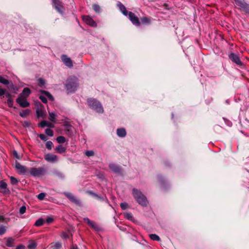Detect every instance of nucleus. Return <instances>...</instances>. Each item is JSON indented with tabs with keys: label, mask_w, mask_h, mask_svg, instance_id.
<instances>
[{
	"label": "nucleus",
	"mask_w": 249,
	"mask_h": 249,
	"mask_svg": "<svg viewBox=\"0 0 249 249\" xmlns=\"http://www.w3.org/2000/svg\"><path fill=\"white\" fill-rule=\"evenodd\" d=\"M132 195L137 202L142 206H146L148 202L144 195L141 191L134 188L132 190Z\"/></svg>",
	"instance_id": "nucleus-1"
},
{
	"label": "nucleus",
	"mask_w": 249,
	"mask_h": 249,
	"mask_svg": "<svg viewBox=\"0 0 249 249\" xmlns=\"http://www.w3.org/2000/svg\"><path fill=\"white\" fill-rule=\"evenodd\" d=\"M88 104L90 108L96 112L99 113L103 112L104 109L101 104L96 99L93 98L88 99Z\"/></svg>",
	"instance_id": "nucleus-2"
},
{
	"label": "nucleus",
	"mask_w": 249,
	"mask_h": 249,
	"mask_svg": "<svg viewBox=\"0 0 249 249\" xmlns=\"http://www.w3.org/2000/svg\"><path fill=\"white\" fill-rule=\"evenodd\" d=\"M78 87L77 79L75 77L69 78L66 84V88L68 92L74 91Z\"/></svg>",
	"instance_id": "nucleus-3"
},
{
	"label": "nucleus",
	"mask_w": 249,
	"mask_h": 249,
	"mask_svg": "<svg viewBox=\"0 0 249 249\" xmlns=\"http://www.w3.org/2000/svg\"><path fill=\"white\" fill-rule=\"evenodd\" d=\"M234 2L240 10L249 14V3L245 2L244 0H234Z\"/></svg>",
	"instance_id": "nucleus-4"
},
{
	"label": "nucleus",
	"mask_w": 249,
	"mask_h": 249,
	"mask_svg": "<svg viewBox=\"0 0 249 249\" xmlns=\"http://www.w3.org/2000/svg\"><path fill=\"white\" fill-rule=\"evenodd\" d=\"M30 173L33 176L40 177L45 174L46 170L43 167H33L30 169Z\"/></svg>",
	"instance_id": "nucleus-5"
},
{
	"label": "nucleus",
	"mask_w": 249,
	"mask_h": 249,
	"mask_svg": "<svg viewBox=\"0 0 249 249\" xmlns=\"http://www.w3.org/2000/svg\"><path fill=\"white\" fill-rule=\"evenodd\" d=\"M15 167L17 172L19 174H24L27 171V168L26 166L21 165L17 161L15 162Z\"/></svg>",
	"instance_id": "nucleus-6"
},
{
	"label": "nucleus",
	"mask_w": 249,
	"mask_h": 249,
	"mask_svg": "<svg viewBox=\"0 0 249 249\" xmlns=\"http://www.w3.org/2000/svg\"><path fill=\"white\" fill-rule=\"evenodd\" d=\"M129 19L132 22V23L135 26H138L140 25V22L138 18L132 12H129L127 15Z\"/></svg>",
	"instance_id": "nucleus-7"
},
{
	"label": "nucleus",
	"mask_w": 249,
	"mask_h": 249,
	"mask_svg": "<svg viewBox=\"0 0 249 249\" xmlns=\"http://www.w3.org/2000/svg\"><path fill=\"white\" fill-rule=\"evenodd\" d=\"M64 194L71 201L72 203L80 206L81 202L79 200L76 199L74 196L71 193L65 192Z\"/></svg>",
	"instance_id": "nucleus-8"
},
{
	"label": "nucleus",
	"mask_w": 249,
	"mask_h": 249,
	"mask_svg": "<svg viewBox=\"0 0 249 249\" xmlns=\"http://www.w3.org/2000/svg\"><path fill=\"white\" fill-rule=\"evenodd\" d=\"M229 58L236 65L241 66L242 63L240 60L239 56L234 53H231L229 55Z\"/></svg>",
	"instance_id": "nucleus-9"
},
{
	"label": "nucleus",
	"mask_w": 249,
	"mask_h": 249,
	"mask_svg": "<svg viewBox=\"0 0 249 249\" xmlns=\"http://www.w3.org/2000/svg\"><path fill=\"white\" fill-rule=\"evenodd\" d=\"M83 21L87 24L92 26L96 27L97 26L96 23L94 20L89 16H84L83 17Z\"/></svg>",
	"instance_id": "nucleus-10"
},
{
	"label": "nucleus",
	"mask_w": 249,
	"mask_h": 249,
	"mask_svg": "<svg viewBox=\"0 0 249 249\" xmlns=\"http://www.w3.org/2000/svg\"><path fill=\"white\" fill-rule=\"evenodd\" d=\"M61 59L63 62L66 66L69 68H71L73 66V63L71 58L68 57L66 55H62L61 56Z\"/></svg>",
	"instance_id": "nucleus-11"
},
{
	"label": "nucleus",
	"mask_w": 249,
	"mask_h": 249,
	"mask_svg": "<svg viewBox=\"0 0 249 249\" xmlns=\"http://www.w3.org/2000/svg\"><path fill=\"white\" fill-rule=\"evenodd\" d=\"M17 102L22 107H26L30 105V104L26 100V98L22 97H18L17 99Z\"/></svg>",
	"instance_id": "nucleus-12"
},
{
	"label": "nucleus",
	"mask_w": 249,
	"mask_h": 249,
	"mask_svg": "<svg viewBox=\"0 0 249 249\" xmlns=\"http://www.w3.org/2000/svg\"><path fill=\"white\" fill-rule=\"evenodd\" d=\"M53 6L57 11L59 13H62L63 6L60 0H52Z\"/></svg>",
	"instance_id": "nucleus-13"
},
{
	"label": "nucleus",
	"mask_w": 249,
	"mask_h": 249,
	"mask_svg": "<svg viewBox=\"0 0 249 249\" xmlns=\"http://www.w3.org/2000/svg\"><path fill=\"white\" fill-rule=\"evenodd\" d=\"M45 159L49 162H54L57 160V157L53 154H48L45 155Z\"/></svg>",
	"instance_id": "nucleus-14"
},
{
	"label": "nucleus",
	"mask_w": 249,
	"mask_h": 249,
	"mask_svg": "<svg viewBox=\"0 0 249 249\" xmlns=\"http://www.w3.org/2000/svg\"><path fill=\"white\" fill-rule=\"evenodd\" d=\"M117 6L119 7L121 12L125 16H127L128 14L127 10L126 9L125 7L121 2L117 3Z\"/></svg>",
	"instance_id": "nucleus-15"
},
{
	"label": "nucleus",
	"mask_w": 249,
	"mask_h": 249,
	"mask_svg": "<svg viewBox=\"0 0 249 249\" xmlns=\"http://www.w3.org/2000/svg\"><path fill=\"white\" fill-rule=\"evenodd\" d=\"M31 92V90L29 88H25L23 89L22 93L20 94L19 97H22V98H27L30 94Z\"/></svg>",
	"instance_id": "nucleus-16"
},
{
	"label": "nucleus",
	"mask_w": 249,
	"mask_h": 249,
	"mask_svg": "<svg viewBox=\"0 0 249 249\" xmlns=\"http://www.w3.org/2000/svg\"><path fill=\"white\" fill-rule=\"evenodd\" d=\"M109 168L114 172L119 173L120 172V168L116 164L111 163L109 165Z\"/></svg>",
	"instance_id": "nucleus-17"
},
{
	"label": "nucleus",
	"mask_w": 249,
	"mask_h": 249,
	"mask_svg": "<svg viewBox=\"0 0 249 249\" xmlns=\"http://www.w3.org/2000/svg\"><path fill=\"white\" fill-rule=\"evenodd\" d=\"M7 184L3 181H0V192L6 193L7 191Z\"/></svg>",
	"instance_id": "nucleus-18"
},
{
	"label": "nucleus",
	"mask_w": 249,
	"mask_h": 249,
	"mask_svg": "<svg viewBox=\"0 0 249 249\" xmlns=\"http://www.w3.org/2000/svg\"><path fill=\"white\" fill-rule=\"evenodd\" d=\"M117 135L120 137H124L126 135V131L124 128H119L117 130Z\"/></svg>",
	"instance_id": "nucleus-19"
},
{
	"label": "nucleus",
	"mask_w": 249,
	"mask_h": 249,
	"mask_svg": "<svg viewBox=\"0 0 249 249\" xmlns=\"http://www.w3.org/2000/svg\"><path fill=\"white\" fill-rule=\"evenodd\" d=\"M62 247V244L59 242L52 243L51 244V248L52 249H60Z\"/></svg>",
	"instance_id": "nucleus-20"
},
{
	"label": "nucleus",
	"mask_w": 249,
	"mask_h": 249,
	"mask_svg": "<svg viewBox=\"0 0 249 249\" xmlns=\"http://www.w3.org/2000/svg\"><path fill=\"white\" fill-rule=\"evenodd\" d=\"M56 151L58 153H63L66 151V148L61 145H59L55 148Z\"/></svg>",
	"instance_id": "nucleus-21"
},
{
	"label": "nucleus",
	"mask_w": 249,
	"mask_h": 249,
	"mask_svg": "<svg viewBox=\"0 0 249 249\" xmlns=\"http://www.w3.org/2000/svg\"><path fill=\"white\" fill-rule=\"evenodd\" d=\"M36 113L38 117L44 118L45 116V111L42 108L37 109L36 110Z\"/></svg>",
	"instance_id": "nucleus-22"
},
{
	"label": "nucleus",
	"mask_w": 249,
	"mask_h": 249,
	"mask_svg": "<svg viewBox=\"0 0 249 249\" xmlns=\"http://www.w3.org/2000/svg\"><path fill=\"white\" fill-rule=\"evenodd\" d=\"M14 240L11 238H9L7 239L6 245L7 247H12L14 246Z\"/></svg>",
	"instance_id": "nucleus-23"
},
{
	"label": "nucleus",
	"mask_w": 249,
	"mask_h": 249,
	"mask_svg": "<svg viewBox=\"0 0 249 249\" xmlns=\"http://www.w3.org/2000/svg\"><path fill=\"white\" fill-rule=\"evenodd\" d=\"M44 222L45 220L43 218H39L36 221L35 225L37 227L41 226L44 224Z\"/></svg>",
	"instance_id": "nucleus-24"
},
{
	"label": "nucleus",
	"mask_w": 249,
	"mask_h": 249,
	"mask_svg": "<svg viewBox=\"0 0 249 249\" xmlns=\"http://www.w3.org/2000/svg\"><path fill=\"white\" fill-rule=\"evenodd\" d=\"M37 245L35 241H30L28 245V248L29 249H35Z\"/></svg>",
	"instance_id": "nucleus-25"
},
{
	"label": "nucleus",
	"mask_w": 249,
	"mask_h": 249,
	"mask_svg": "<svg viewBox=\"0 0 249 249\" xmlns=\"http://www.w3.org/2000/svg\"><path fill=\"white\" fill-rule=\"evenodd\" d=\"M49 120L52 122H54L56 117V114L53 112H49Z\"/></svg>",
	"instance_id": "nucleus-26"
},
{
	"label": "nucleus",
	"mask_w": 249,
	"mask_h": 249,
	"mask_svg": "<svg viewBox=\"0 0 249 249\" xmlns=\"http://www.w3.org/2000/svg\"><path fill=\"white\" fill-rule=\"evenodd\" d=\"M29 112L28 109L23 110L19 113V115L22 117H25L29 114Z\"/></svg>",
	"instance_id": "nucleus-27"
},
{
	"label": "nucleus",
	"mask_w": 249,
	"mask_h": 249,
	"mask_svg": "<svg viewBox=\"0 0 249 249\" xmlns=\"http://www.w3.org/2000/svg\"><path fill=\"white\" fill-rule=\"evenodd\" d=\"M56 141L59 143H63L66 142V139L64 137L60 136L56 138Z\"/></svg>",
	"instance_id": "nucleus-28"
},
{
	"label": "nucleus",
	"mask_w": 249,
	"mask_h": 249,
	"mask_svg": "<svg viewBox=\"0 0 249 249\" xmlns=\"http://www.w3.org/2000/svg\"><path fill=\"white\" fill-rule=\"evenodd\" d=\"M141 22L143 24L149 23L150 19L147 17H143L141 18Z\"/></svg>",
	"instance_id": "nucleus-29"
},
{
	"label": "nucleus",
	"mask_w": 249,
	"mask_h": 249,
	"mask_svg": "<svg viewBox=\"0 0 249 249\" xmlns=\"http://www.w3.org/2000/svg\"><path fill=\"white\" fill-rule=\"evenodd\" d=\"M124 216L125 218L129 220H133V217L131 213H124Z\"/></svg>",
	"instance_id": "nucleus-30"
},
{
	"label": "nucleus",
	"mask_w": 249,
	"mask_h": 249,
	"mask_svg": "<svg viewBox=\"0 0 249 249\" xmlns=\"http://www.w3.org/2000/svg\"><path fill=\"white\" fill-rule=\"evenodd\" d=\"M0 83L5 85H8L9 84V82L8 80L1 76H0Z\"/></svg>",
	"instance_id": "nucleus-31"
},
{
	"label": "nucleus",
	"mask_w": 249,
	"mask_h": 249,
	"mask_svg": "<svg viewBox=\"0 0 249 249\" xmlns=\"http://www.w3.org/2000/svg\"><path fill=\"white\" fill-rule=\"evenodd\" d=\"M45 133L47 135L51 137L53 136V131L50 128L46 129L45 130Z\"/></svg>",
	"instance_id": "nucleus-32"
},
{
	"label": "nucleus",
	"mask_w": 249,
	"mask_h": 249,
	"mask_svg": "<svg viewBox=\"0 0 249 249\" xmlns=\"http://www.w3.org/2000/svg\"><path fill=\"white\" fill-rule=\"evenodd\" d=\"M46 146L48 149L51 150L53 146V143L51 141H47L46 143Z\"/></svg>",
	"instance_id": "nucleus-33"
},
{
	"label": "nucleus",
	"mask_w": 249,
	"mask_h": 249,
	"mask_svg": "<svg viewBox=\"0 0 249 249\" xmlns=\"http://www.w3.org/2000/svg\"><path fill=\"white\" fill-rule=\"evenodd\" d=\"M43 93L45 94V95L51 100L53 101V96L48 92L46 91H43Z\"/></svg>",
	"instance_id": "nucleus-34"
},
{
	"label": "nucleus",
	"mask_w": 249,
	"mask_h": 249,
	"mask_svg": "<svg viewBox=\"0 0 249 249\" xmlns=\"http://www.w3.org/2000/svg\"><path fill=\"white\" fill-rule=\"evenodd\" d=\"M40 126L42 127H44L46 126H51V125L45 121H42L40 124Z\"/></svg>",
	"instance_id": "nucleus-35"
},
{
	"label": "nucleus",
	"mask_w": 249,
	"mask_h": 249,
	"mask_svg": "<svg viewBox=\"0 0 249 249\" xmlns=\"http://www.w3.org/2000/svg\"><path fill=\"white\" fill-rule=\"evenodd\" d=\"M91 224H89V226L92 227V228H93L94 229H95V230H99V228L98 227V225H97L93 221H92L91 222Z\"/></svg>",
	"instance_id": "nucleus-36"
},
{
	"label": "nucleus",
	"mask_w": 249,
	"mask_h": 249,
	"mask_svg": "<svg viewBox=\"0 0 249 249\" xmlns=\"http://www.w3.org/2000/svg\"><path fill=\"white\" fill-rule=\"evenodd\" d=\"M93 9L97 13H99L100 11V7L97 4H93Z\"/></svg>",
	"instance_id": "nucleus-37"
},
{
	"label": "nucleus",
	"mask_w": 249,
	"mask_h": 249,
	"mask_svg": "<svg viewBox=\"0 0 249 249\" xmlns=\"http://www.w3.org/2000/svg\"><path fill=\"white\" fill-rule=\"evenodd\" d=\"M94 154V153L92 150L87 151L85 152V155L88 157L93 156Z\"/></svg>",
	"instance_id": "nucleus-38"
},
{
	"label": "nucleus",
	"mask_w": 249,
	"mask_h": 249,
	"mask_svg": "<svg viewBox=\"0 0 249 249\" xmlns=\"http://www.w3.org/2000/svg\"><path fill=\"white\" fill-rule=\"evenodd\" d=\"M88 193L92 196H93L96 197L98 199H102V197L101 196H98L97 194L93 193V192L92 191H89L88 192Z\"/></svg>",
	"instance_id": "nucleus-39"
},
{
	"label": "nucleus",
	"mask_w": 249,
	"mask_h": 249,
	"mask_svg": "<svg viewBox=\"0 0 249 249\" xmlns=\"http://www.w3.org/2000/svg\"><path fill=\"white\" fill-rule=\"evenodd\" d=\"M45 196H46V195L45 193H41L39 195H38L37 198L38 199L42 200L44 198V197H45Z\"/></svg>",
	"instance_id": "nucleus-40"
},
{
	"label": "nucleus",
	"mask_w": 249,
	"mask_h": 249,
	"mask_svg": "<svg viewBox=\"0 0 249 249\" xmlns=\"http://www.w3.org/2000/svg\"><path fill=\"white\" fill-rule=\"evenodd\" d=\"M10 181L12 184H16L18 182V180H17V179L13 177H11L10 178Z\"/></svg>",
	"instance_id": "nucleus-41"
},
{
	"label": "nucleus",
	"mask_w": 249,
	"mask_h": 249,
	"mask_svg": "<svg viewBox=\"0 0 249 249\" xmlns=\"http://www.w3.org/2000/svg\"><path fill=\"white\" fill-rule=\"evenodd\" d=\"M120 207L123 210H125L128 207V204L126 202H123L121 203Z\"/></svg>",
	"instance_id": "nucleus-42"
},
{
	"label": "nucleus",
	"mask_w": 249,
	"mask_h": 249,
	"mask_svg": "<svg viewBox=\"0 0 249 249\" xmlns=\"http://www.w3.org/2000/svg\"><path fill=\"white\" fill-rule=\"evenodd\" d=\"M26 208L24 206H22L20 209H19V213L21 214L24 213L26 212Z\"/></svg>",
	"instance_id": "nucleus-43"
},
{
	"label": "nucleus",
	"mask_w": 249,
	"mask_h": 249,
	"mask_svg": "<svg viewBox=\"0 0 249 249\" xmlns=\"http://www.w3.org/2000/svg\"><path fill=\"white\" fill-rule=\"evenodd\" d=\"M13 156L17 159H20L21 157L18 154V152L14 150L13 152Z\"/></svg>",
	"instance_id": "nucleus-44"
},
{
	"label": "nucleus",
	"mask_w": 249,
	"mask_h": 249,
	"mask_svg": "<svg viewBox=\"0 0 249 249\" xmlns=\"http://www.w3.org/2000/svg\"><path fill=\"white\" fill-rule=\"evenodd\" d=\"M7 104L9 107H12L13 105V100L11 99V98H9L7 100Z\"/></svg>",
	"instance_id": "nucleus-45"
},
{
	"label": "nucleus",
	"mask_w": 249,
	"mask_h": 249,
	"mask_svg": "<svg viewBox=\"0 0 249 249\" xmlns=\"http://www.w3.org/2000/svg\"><path fill=\"white\" fill-rule=\"evenodd\" d=\"M60 236L62 239H67L69 237L68 235L64 232H62Z\"/></svg>",
	"instance_id": "nucleus-46"
},
{
	"label": "nucleus",
	"mask_w": 249,
	"mask_h": 249,
	"mask_svg": "<svg viewBox=\"0 0 249 249\" xmlns=\"http://www.w3.org/2000/svg\"><path fill=\"white\" fill-rule=\"evenodd\" d=\"M40 99L44 103H46L47 102V100L45 97L42 95H40L39 97Z\"/></svg>",
	"instance_id": "nucleus-47"
},
{
	"label": "nucleus",
	"mask_w": 249,
	"mask_h": 249,
	"mask_svg": "<svg viewBox=\"0 0 249 249\" xmlns=\"http://www.w3.org/2000/svg\"><path fill=\"white\" fill-rule=\"evenodd\" d=\"M39 138L43 141H46L47 140V137L43 134H40Z\"/></svg>",
	"instance_id": "nucleus-48"
},
{
	"label": "nucleus",
	"mask_w": 249,
	"mask_h": 249,
	"mask_svg": "<svg viewBox=\"0 0 249 249\" xmlns=\"http://www.w3.org/2000/svg\"><path fill=\"white\" fill-rule=\"evenodd\" d=\"M5 229L4 227H0V235H2L5 232Z\"/></svg>",
	"instance_id": "nucleus-49"
},
{
	"label": "nucleus",
	"mask_w": 249,
	"mask_h": 249,
	"mask_svg": "<svg viewBox=\"0 0 249 249\" xmlns=\"http://www.w3.org/2000/svg\"><path fill=\"white\" fill-rule=\"evenodd\" d=\"M83 220L85 222L87 223L89 225V224H92L91 223L92 221L90 220L88 218H84L83 219Z\"/></svg>",
	"instance_id": "nucleus-50"
},
{
	"label": "nucleus",
	"mask_w": 249,
	"mask_h": 249,
	"mask_svg": "<svg viewBox=\"0 0 249 249\" xmlns=\"http://www.w3.org/2000/svg\"><path fill=\"white\" fill-rule=\"evenodd\" d=\"M53 221V218L52 217H48L46 220V222L47 223H52Z\"/></svg>",
	"instance_id": "nucleus-51"
},
{
	"label": "nucleus",
	"mask_w": 249,
	"mask_h": 249,
	"mask_svg": "<svg viewBox=\"0 0 249 249\" xmlns=\"http://www.w3.org/2000/svg\"><path fill=\"white\" fill-rule=\"evenodd\" d=\"M38 82L40 85H43L45 84V82H44V80L42 78H39L38 80Z\"/></svg>",
	"instance_id": "nucleus-52"
},
{
	"label": "nucleus",
	"mask_w": 249,
	"mask_h": 249,
	"mask_svg": "<svg viewBox=\"0 0 249 249\" xmlns=\"http://www.w3.org/2000/svg\"><path fill=\"white\" fill-rule=\"evenodd\" d=\"M5 92H6V90L5 89H0V96L5 94Z\"/></svg>",
	"instance_id": "nucleus-53"
},
{
	"label": "nucleus",
	"mask_w": 249,
	"mask_h": 249,
	"mask_svg": "<svg viewBox=\"0 0 249 249\" xmlns=\"http://www.w3.org/2000/svg\"><path fill=\"white\" fill-rule=\"evenodd\" d=\"M149 236L152 240H156V234H150Z\"/></svg>",
	"instance_id": "nucleus-54"
},
{
	"label": "nucleus",
	"mask_w": 249,
	"mask_h": 249,
	"mask_svg": "<svg viewBox=\"0 0 249 249\" xmlns=\"http://www.w3.org/2000/svg\"><path fill=\"white\" fill-rule=\"evenodd\" d=\"M5 94L6 97H8V99L9 98H11V94L9 93H5Z\"/></svg>",
	"instance_id": "nucleus-55"
},
{
	"label": "nucleus",
	"mask_w": 249,
	"mask_h": 249,
	"mask_svg": "<svg viewBox=\"0 0 249 249\" xmlns=\"http://www.w3.org/2000/svg\"><path fill=\"white\" fill-rule=\"evenodd\" d=\"M71 249H78V248L76 245H72Z\"/></svg>",
	"instance_id": "nucleus-56"
},
{
	"label": "nucleus",
	"mask_w": 249,
	"mask_h": 249,
	"mask_svg": "<svg viewBox=\"0 0 249 249\" xmlns=\"http://www.w3.org/2000/svg\"><path fill=\"white\" fill-rule=\"evenodd\" d=\"M23 125L24 126H28V124L27 122H24V124H23Z\"/></svg>",
	"instance_id": "nucleus-57"
},
{
	"label": "nucleus",
	"mask_w": 249,
	"mask_h": 249,
	"mask_svg": "<svg viewBox=\"0 0 249 249\" xmlns=\"http://www.w3.org/2000/svg\"><path fill=\"white\" fill-rule=\"evenodd\" d=\"M160 237L157 235V241H160Z\"/></svg>",
	"instance_id": "nucleus-58"
},
{
	"label": "nucleus",
	"mask_w": 249,
	"mask_h": 249,
	"mask_svg": "<svg viewBox=\"0 0 249 249\" xmlns=\"http://www.w3.org/2000/svg\"><path fill=\"white\" fill-rule=\"evenodd\" d=\"M3 220V218L2 216H0V221H2Z\"/></svg>",
	"instance_id": "nucleus-59"
},
{
	"label": "nucleus",
	"mask_w": 249,
	"mask_h": 249,
	"mask_svg": "<svg viewBox=\"0 0 249 249\" xmlns=\"http://www.w3.org/2000/svg\"><path fill=\"white\" fill-rule=\"evenodd\" d=\"M226 103H228V104H229V102H228V100H227V101H226Z\"/></svg>",
	"instance_id": "nucleus-60"
},
{
	"label": "nucleus",
	"mask_w": 249,
	"mask_h": 249,
	"mask_svg": "<svg viewBox=\"0 0 249 249\" xmlns=\"http://www.w3.org/2000/svg\"><path fill=\"white\" fill-rule=\"evenodd\" d=\"M17 249H20V248H19V247H17Z\"/></svg>",
	"instance_id": "nucleus-61"
}]
</instances>
